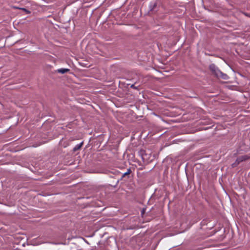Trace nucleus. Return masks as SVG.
<instances>
[{"label": "nucleus", "instance_id": "nucleus-1", "mask_svg": "<svg viewBox=\"0 0 250 250\" xmlns=\"http://www.w3.org/2000/svg\"><path fill=\"white\" fill-rule=\"evenodd\" d=\"M210 68L212 71H214L215 74L217 76H219V74H222V72H220L217 68H215L214 65H211Z\"/></svg>", "mask_w": 250, "mask_h": 250}, {"label": "nucleus", "instance_id": "nucleus-4", "mask_svg": "<svg viewBox=\"0 0 250 250\" xmlns=\"http://www.w3.org/2000/svg\"><path fill=\"white\" fill-rule=\"evenodd\" d=\"M247 158H246V156H242L241 157H240L238 159V161H243L244 160H246Z\"/></svg>", "mask_w": 250, "mask_h": 250}, {"label": "nucleus", "instance_id": "nucleus-7", "mask_svg": "<svg viewBox=\"0 0 250 250\" xmlns=\"http://www.w3.org/2000/svg\"><path fill=\"white\" fill-rule=\"evenodd\" d=\"M13 8L14 9H19V8H20V7H17V6H13Z\"/></svg>", "mask_w": 250, "mask_h": 250}, {"label": "nucleus", "instance_id": "nucleus-5", "mask_svg": "<svg viewBox=\"0 0 250 250\" xmlns=\"http://www.w3.org/2000/svg\"><path fill=\"white\" fill-rule=\"evenodd\" d=\"M19 9H21V10L25 12L27 14L30 13V12L29 10H27L26 9H25L24 8H19Z\"/></svg>", "mask_w": 250, "mask_h": 250}, {"label": "nucleus", "instance_id": "nucleus-2", "mask_svg": "<svg viewBox=\"0 0 250 250\" xmlns=\"http://www.w3.org/2000/svg\"><path fill=\"white\" fill-rule=\"evenodd\" d=\"M70 71L69 69L68 68H60L56 70V72L59 73L64 74Z\"/></svg>", "mask_w": 250, "mask_h": 250}, {"label": "nucleus", "instance_id": "nucleus-3", "mask_svg": "<svg viewBox=\"0 0 250 250\" xmlns=\"http://www.w3.org/2000/svg\"><path fill=\"white\" fill-rule=\"evenodd\" d=\"M130 172H131L130 169H128L127 171L123 174L122 177H125V175L129 174L130 173Z\"/></svg>", "mask_w": 250, "mask_h": 250}, {"label": "nucleus", "instance_id": "nucleus-6", "mask_svg": "<svg viewBox=\"0 0 250 250\" xmlns=\"http://www.w3.org/2000/svg\"><path fill=\"white\" fill-rule=\"evenodd\" d=\"M82 144H83V143H81V144H80L78 145L77 146V148H80V147L82 146Z\"/></svg>", "mask_w": 250, "mask_h": 250}]
</instances>
